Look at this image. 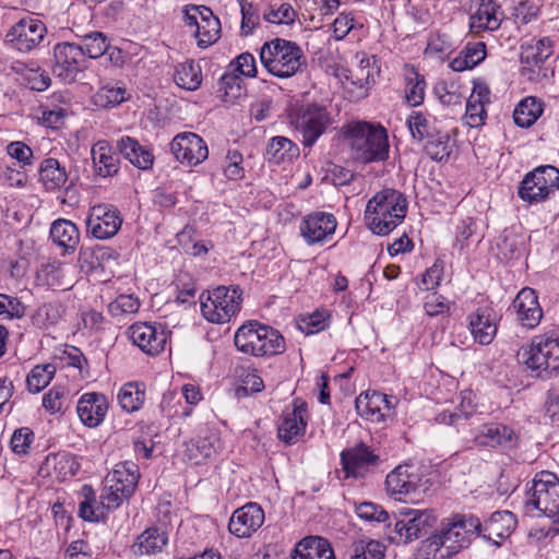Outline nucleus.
Segmentation results:
<instances>
[{"label": "nucleus", "mask_w": 559, "mask_h": 559, "mask_svg": "<svg viewBox=\"0 0 559 559\" xmlns=\"http://www.w3.org/2000/svg\"><path fill=\"white\" fill-rule=\"evenodd\" d=\"M354 159L362 164L384 162L389 158V135L379 122L352 121L343 127Z\"/></svg>", "instance_id": "1"}, {"label": "nucleus", "mask_w": 559, "mask_h": 559, "mask_svg": "<svg viewBox=\"0 0 559 559\" xmlns=\"http://www.w3.org/2000/svg\"><path fill=\"white\" fill-rule=\"evenodd\" d=\"M406 213L405 195L395 189L384 188L367 202L365 221L374 235L386 236L404 221Z\"/></svg>", "instance_id": "2"}, {"label": "nucleus", "mask_w": 559, "mask_h": 559, "mask_svg": "<svg viewBox=\"0 0 559 559\" xmlns=\"http://www.w3.org/2000/svg\"><path fill=\"white\" fill-rule=\"evenodd\" d=\"M234 343L239 352L253 357H273L286 350L282 333L257 320H249L239 326Z\"/></svg>", "instance_id": "3"}, {"label": "nucleus", "mask_w": 559, "mask_h": 559, "mask_svg": "<svg viewBox=\"0 0 559 559\" xmlns=\"http://www.w3.org/2000/svg\"><path fill=\"white\" fill-rule=\"evenodd\" d=\"M260 61L270 74L280 79H289L307 68V57L301 47L280 37L262 45Z\"/></svg>", "instance_id": "4"}, {"label": "nucleus", "mask_w": 559, "mask_h": 559, "mask_svg": "<svg viewBox=\"0 0 559 559\" xmlns=\"http://www.w3.org/2000/svg\"><path fill=\"white\" fill-rule=\"evenodd\" d=\"M288 123L305 147H312L334 123L332 112L320 103L296 104L288 111Z\"/></svg>", "instance_id": "5"}, {"label": "nucleus", "mask_w": 559, "mask_h": 559, "mask_svg": "<svg viewBox=\"0 0 559 559\" xmlns=\"http://www.w3.org/2000/svg\"><path fill=\"white\" fill-rule=\"evenodd\" d=\"M522 358L536 377L552 378L559 370V326L535 335L528 347L523 348Z\"/></svg>", "instance_id": "6"}, {"label": "nucleus", "mask_w": 559, "mask_h": 559, "mask_svg": "<svg viewBox=\"0 0 559 559\" xmlns=\"http://www.w3.org/2000/svg\"><path fill=\"white\" fill-rule=\"evenodd\" d=\"M527 513L537 511V515L549 518L554 524H559V478L556 474L542 471L533 479L525 501Z\"/></svg>", "instance_id": "7"}, {"label": "nucleus", "mask_w": 559, "mask_h": 559, "mask_svg": "<svg viewBox=\"0 0 559 559\" xmlns=\"http://www.w3.org/2000/svg\"><path fill=\"white\" fill-rule=\"evenodd\" d=\"M242 290L238 285L217 286L200 296L201 312L215 324L227 323L241 309Z\"/></svg>", "instance_id": "8"}, {"label": "nucleus", "mask_w": 559, "mask_h": 559, "mask_svg": "<svg viewBox=\"0 0 559 559\" xmlns=\"http://www.w3.org/2000/svg\"><path fill=\"white\" fill-rule=\"evenodd\" d=\"M559 189V169L542 165L527 173L518 188L519 198L528 204H538Z\"/></svg>", "instance_id": "9"}, {"label": "nucleus", "mask_w": 559, "mask_h": 559, "mask_svg": "<svg viewBox=\"0 0 559 559\" xmlns=\"http://www.w3.org/2000/svg\"><path fill=\"white\" fill-rule=\"evenodd\" d=\"M382 463L380 455L370 445L360 441L340 453L343 479H365Z\"/></svg>", "instance_id": "10"}, {"label": "nucleus", "mask_w": 559, "mask_h": 559, "mask_svg": "<svg viewBox=\"0 0 559 559\" xmlns=\"http://www.w3.org/2000/svg\"><path fill=\"white\" fill-rule=\"evenodd\" d=\"M183 22L186 26L192 29L200 48L212 46L221 37L219 19L205 5H186Z\"/></svg>", "instance_id": "11"}, {"label": "nucleus", "mask_w": 559, "mask_h": 559, "mask_svg": "<svg viewBox=\"0 0 559 559\" xmlns=\"http://www.w3.org/2000/svg\"><path fill=\"white\" fill-rule=\"evenodd\" d=\"M88 67L83 46L75 43H58L53 47V74L66 83L76 81L79 73Z\"/></svg>", "instance_id": "12"}, {"label": "nucleus", "mask_w": 559, "mask_h": 559, "mask_svg": "<svg viewBox=\"0 0 559 559\" xmlns=\"http://www.w3.org/2000/svg\"><path fill=\"white\" fill-rule=\"evenodd\" d=\"M443 538L448 540V548L456 555L462 549L467 548L473 537L480 536L481 522L471 513H456L441 527Z\"/></svg>", "instance_id": "13"}, {"label": "nucleus", "mask_w": 559, "mask_h": 559, "mask_svg": "<svg viewBox=\"0 0 559 559\" xmlns=\"http://www.w3.org/2000/svg\"><path fill=\"white\" fill-rule=\"evenodd\" d=\"M170 332L160 323L135 322L128 329L131 342L148 356L159 355Z\"/></svg>", "instance_id": "14"}, {"label": "nucleus", "mask_w": 559, "mask_h": 559, "mask_svg": "<svg viewBox=\"0 0 559 559\" xmlns=\"http://www.w3.org/2000/svg\"><path fill=\"white\" fill-rule=\"evenodd\" d=\"M47 33L45 24L32 17L16 22L5 35V44L20 52H28L36 48Z\"/></svg>", "instance_id": "15"}, {"label": "nucleus", "mask_w": 559, "mask_h": 559, "mask_svg": "<svg viewBox=\"0 0 559 559\" xmlns=\"http://www.w3.org/2000/svg\"><path fill=\"white\" fill-rule=\"evenodd\" d=\"M386 491L396 500L419 493L423 489V473L415 465L401 464L386 475Z\"/></svg>", "instance_id": "16"}, {"label": "nucleus", "mask_w": 559, "mask_h": 559, "mask_svg": "<svg viewBox=\"0 0 559 559\" xmlns=\"http://www.w3.org/2000/svg\"><path fill=\"white\" fill-rule=\"evenodd\" d=\"M122 225V218L117 207L111 204H97L91 207L86 218L87 231L96 239L114 237Z\"/></svg>", "instance_id": "17"}, {"label": "nucleus", "mask_w": 559, "mask_h": 559, "mask_svg": "<svg viewBox=\"0 0 559 559\" xmlns=\"http://www.w3.org/2000/svg\"><path fill=\"white\" fill-rule=\"evenodd\" d=\"M170 151L177 162L187 166H197L209 156L205 141L193 132L177 134L170 142Z\"/></svg>", "instance_id": "18"}, {"label": "nucleus", "mask_w": 559, "mask_h": 559, "mask_svg": "<svg viewBox=\"0 0 559 559\" xmlns=\"http://www.w3.org/2000/svg\"><path fill=\"white\" fill-rule=\"evenodd\" d=\"M308 425V405L301 399H295L292 409H285L277 428L278 439L286 444H295L301 438Z\"/></svg>", "instance_id": "19"}, {"label": "nucleus", "mask_w": 559, "mask_h": 559, "mask_svg": "<svg viewBox=\"0 0 559 559\" xmlns=\"http://www.w3.org/2000/svg\"><path fill=\"white\" fill-rule=\"evenodd\" d=\"M185 454L193 464H201L222 448L219 431L215 426L201 425L194 438L186 442Z\"/></svg>", "instance_id": "20"}, {"label": "nucleus", "mask_w": 559, "mask_h": 559, "mask_svg": "<svg viewBox=\"0 0 559 559\" xmlns=\"http://www.w3.org/2000/svg\"><path fill=\"white\" fill-rule=\"evenodd\" d=\"M264 510L257 502L237 508L228 522V532L237 538L251 537L264 523Z\"/></svg>", "instance_id": "21"}, {"label": "nucleus", "mask_w": 559, "mask_h": 559, "mask_svg": "<svg viewBox=\"0 0 559 559\" xmlns=\"http://www.w3.org/2000/svg\"><path fill=\"white\" fill-rule=\"evenodd\" d=\"M393 407L392 396L378 391H366L355 400L357 414L374 424L385 421L390 417Z\"/></svg>", "instance_id": "22"}, {"label": "nucleus", "mask_w": 559, "mask_h": 559, "mask_svg": "<svg viewBox=\"0 0 559 559\" xmlns=\"http://www.w3.org/2000/svg\"><path fill=\"white\" fill-rule=\"evenodd\" d=\"M474 441L481 448L511 450L518 445L519 436L503 423H487L479 427Z\"/></svg>", "instance_id": "23"}, {"label": "nucleus", "mask_w": 559, "mask_h": 559, "mask_svg": "<svg viewBox=\"0 0 559 559\" xmlns=\"http://www.w3.org/2000/svg\"><path fill=\"white\" fill-rule=\"evenodd\" d=\"M337 221L332 213L312 212L300 223V234L308 245H316L331 238L336 229Z\"/></svg>", "instance_id": "24"}, {"label": "nucleus", "mask_w": 559, "mask_h": 559, "mask_svg": "<svg viewBox=\"0 0 559 559\" xmlns=\"http://www.w3.org/2000/svg\"><path fill=\"white\" fill-rule=\"evenodd\" d=\"M108 408V397L100 392H85L76 403L80 421L87 428L100 426L107 416Z\"/></svg>", "instance_id": "25"}, {"label": "nucleus", "mask_w": 559, "mask_h": 559, "mask_svg": "<svg viewBox=\"0 0 559 559\" xmlns=\"http://www.w3.org/2000/svg\"><path fill=\"white\" fill-rule=\"evenodd\" d=\"M511 308L520 324L530 330L535 329L544 316L537 292L531 287H524L516 294Z\"/></svg>", "instance_id": "26"}, {"label": "nucleus", "mask_w": 559, "mask_h": 559, "mask_svg": "<svg viewBox=\"0 0 559 559\" xmlns=\"http://www.w3.org/2000/svg\"><path fill=\"white\" fill-rule=\"evenodd\" d=\"M467 319L474 341L480 345H489L498 331L495 309L488 306L479 307L469 313Z\"/></svg>", "instance_id": "27"}, {"label": "nucleus", "mask_w": 559, "mask_h": 559, "mask_svg": "<svg viewBox=\"0 0 559 559\" xmlns=\"http://www.w3.org/2000/svg\"><path fill=\"white\" fill-rule=\"evenodd\" d=\"M168 532L165 527L153 525L145 528L130 546V551L135 557L157 556L168 545Z\"/></svg>", "instance_id": "28"}, {"label": "nucleus", "mask_w": 559, "mask_h": 559, "mask_svg": "<svg viewBox=\"0 0 559 559\" xmlns=\"http://www.w3.org/2000/svg\"><path fill=\"white\" fill-rule=\"evenodd\" d=\"M503 12L496 0H479L475 13L469 16V28L474 34L497 31L502 22Z\"/></svg>", "instance_id": "29"}, {"label": "nucleus", "mask_w": 559, "mask_h": 559, "mask_svg": "<svg viewBox=\"0 0 559 559\" xmlns=\"http://www.w3.org/2000/svg\"><path fill=\"white\" fill-rule=\"evenodd\" d=\"M515 518L510 511H497L481 524L480 536L499 547L501 543L507 539L515 528Z\"/></svg>", "instance_id": "30"}, {"label": "nucleus", "mask_w": 559, "mask_h": 559, "mask_svg": "<svg viewBox=\"0 0 559 559\" xmlns=\"http://www.w3.org/2000/svg\"><path fill=\"white\" fill-rule=\"evenodd\" d=\"M117 151L134 167L141 170H148L154 165V154L152 148L140 144V142L129 135H123L117 141Z\"/></svg>", "instance_id": "31"}, {"label": "nucleus", "mask_w": 559, "mask_h": 559, "mask_svg": "<svg viewBox=\"0 0 559 559\" xmlns=\"http://www.w3.org/2000/svg\"><path fill=\"white\" fill-rule=\"evenodd\" d=\"M139 478L138 465L132 462H122L106 476L105 483L111 488L118 487L123 498H130L138 486Z\"/></svg>", "instance_id": "32"}, {"label": "nucleus", "mask_w": 559, "mask_h": 559, "mask_svg": "<svg viewBox=\"0 0 559 559\" xmlns=\"http://www.w3.org/2000/svg\"><path fill=\"white\" fill-rule=\"evenodd\" d=\"M404 102L409 107L421 106L425 102L427 82L418 69L406 63L403 67Z\"/></svg>", "instance_id": "33"}, {"label": "nucleus", "mask_w": 559, "mask_h": 559, "mask_svg": "<svg viewBox=\"0 0 559 559\" xmlns=\"http://www.w3.org/2000/svg\"><path fill=\"white\" fill-rule=\"evenodd\" d=\"M405 123L412 139L420 144L437 136L441 129L436 117L421 110H413L407 116Z\"/></svg>", "instance_id": "34"}, {"label": "nucleus", "mask_w": 559, "mask_h": 559, "mask_svg": "<svg viewBox=\"0 0 559 559\" xmlns=\"http://www.w3.org/2000/svg\"><path fill=\"white\" fill-rule=\"evenodd\" d=\"M92 159L102 177H110L118 174L120 158L108 141L96 142L92 147Z\"/></svg>", "instance_id": "35"}, {"label": "nucleus", "mask_w": 559, "mask_h": 559, "mask_svg": "<svg viewBox=\"0 0 559 559\" xmlns=\"http://www.w3.org/2000/svg\"><path fill=\"white\" fill-rule=\"evenodd\" d=\"M292 559H336L328 539L320 536L302 538L295 548Z\"/></svg>", "instance_id": "36"}, {"label": "nucleus", "mask_w": 559, "mask_h": 559, "mask_svg": "<svg viewBox=\"0 0 559 559\" xmlns=\"http://www.w3.org/2000/svg\"><path fill=\"white\" fill-rule=\"evenodd\" d=\"M39 181L46 191H56L66 188L69 179L66 166L53 157L45 158L38 169Z\"/></svg>", "instance_id": "37"}, {"label": "nucleus", "mask_w": 559, "mask_h": 559, "mask_svg": "<svg viewBox=\"0 0 559 559\" xmlns=\"http://www.w3.org/2000/svg\"><path fill=\"white\" fill-rule=\"evenodd\" d=\"M50 237L58 247L63 249V253H73L80 243L78 226L64 218H59L51 224Z\"/></svg>", "instance_id": "38"}, {"label": "nucleus", "mask_w": 559, "mask_h": 559, "mask_svg": "<svg viewBox=\"0 0 559 559\" xmlns=\"http://www.w3.org/2000/svg\"><path fill=\"white\" fill-rule=\"evenodd\" d=\"M129 98L130 94L123 83L102 81L92 97V102L99 108L108 109L127 102Z\"/></svg>", "instance_id": "39"}, {"label": "nucleus", "mask_w": 559, "mask_h": 559, "mask_svg": "<svg viewBox=\"0 0 559 559\" xmlns=\"http://www.w3.org/2000/svg\"><path fill=\"white\" fill-rule=\"evenodd\" d=\"M299 154L300 151L296 143L286 136L277 135L270 139L264 157L269 163L278 165L293 162Z\"/></svg>", "instance_id": "40"}, {"label": "nucleus", "mask_w": 559, "mask_h": 559, "mask_svg": "<svg viewBox=\"0 0 559 559\" xmlns=\"http://www.w3.org/2000/svg\"><path fill=\"white\" fill-rule=\"evenodd\" d=\"M83 500L79 503V516L87 522H100L106 518L107 508L103 499L97 501L95 490L91 485H83L81 488Z\"/></svg>", "instance_id": "41"}, {"label": "nucleus", "mask_w": 559, "mask_h": 559, "mask_svg": "<svg viewBox=\"0 0 559 559\" xmlns=\"http://www.w3.org/2000/svg\"><path fill=\"white\" fill-rule=\"evenodd\" d=\"M146 386L143 382L131 381L124 383L118 392L117 400L120 407L127 413L141 409L145 402Z\"/></svg>", "instance_id": "42"}, {"label": "nucleus", "mask_w": 559, "mask_h": 559, "mask_svg": "<svg viewBox=\"0 0 559 559\" xmlns=\"http://www.w3.org/2000/svg\"><path fill=\"white\" fill-rule=\"evenodd\" d=\"M201 66L192 59L180 62L175 68L174 81L180 88L197 91L202 84Z\"/></svg>", "instance_id": "43"}, {"label": "nucleus", "mask_w": 559, "mask_h": 559, "mask_svg": "<svg viewBox=\"0 0 559 559\" xmlns=\"http://www.w3.org/2000/svg\"><path fill=\"white\" fill-rule=\"evenodd\" d=\"M544 111V103L534 96L522 99L513 111L514 123L520 128L532 127Z\"/></svg>", "instance_id": "44"}, {"label": "nucleus", "mask_w": 559, "mask_h": 559, "mask_svg": "<svg viewBox=\"0 0 559 559\" xmlns=\"http://www.w3.org/2000/svg\"><path fill=\"white\" fill-rule=\"evenodd\" d=\"M552 55V41L549 37H543L532 44L522 46L520 60L523 64L540 68Z\"/></svg>", "instance_id": "45"}, {"label": "nucleus", "mask_w": 559, "mask_h": 559, "mask_svg": "<svg viewBox=\"0 0 559 559\" xmlns=\"http://www.w3.org/2000/svg\"><path fill=\"white\" fill-rule=\"evenodd\" d=\"M448 545L449 543L443 538V532L440 530L420 543L418 556L420 559H450L454 554H452V549L448 548Z\"/></svg>", "instance_id": "46"}, {"label": "nucleus", "mask_w": 559, "mask_h": 559, "mask_svg": "<svg viewBox=\"0 0 559 559\" xmlns=\"http://www.w3.org/2000/svg\"><path fill=\"white\" fill-rule=\"evenodd\" d=\"M432 518L426 511H412L405 515L406 531L405 538L399 536V542H413L427 534L431 527Z\"/></svg>", "instance_id": "47"}, {"label": "nucleus", "mask_w": 559, "mask_h": 559, "mask_svg": "<svg viewBox=\"0 0 559 559\" xmlns=\"http://www.w3.org/2000/svg\"><path fill=\"white\" fill-rule=\"evenodd\" d=\"M423 150L435 162L447 160L452 153V143L449 133L442 129L438 135L429 139L423 144Z\"/></svg>", "instance_id": "48"}, {"label": "nucleus", "mask_w": 559, "mask_h": 559, "mask_svg": "<svg viewBox=\"0 0 559 559\" xmlns=\"http://www.w3.org/2000/svg\"><path fill=\"white\" fill-rule=\"evenodd\" d=\"M64 313L59 302H46L39 306L32 314V324L38 329H48L57 324Z\"/></svg>", "instance_id": "49"}, {"label": "nucleus", "mask_w": 559, "mask_h": 559, "mask_svg": "<svg viewBox=\"0 0 559 559\" xmlns=\"http://www.w3.org/2000/svg\"><path fill=\"white\" fill-rule=\"evenodd\" d=\"M263 20L272 24L290 25L295 22L297 13L294 8L286 2L272 3L262 9Z\"/></svg>", "instance_id": "50"}, {"label": "nucleus", "mask_w": 559, "mask_h": 559, "mask_svg": "<svg viewBox=\"0 0 559 559\" xmlns=\"http://www.w3.org/2000/svg\"><path fill=\"white\" fill-rule=\"evenodd\" d=\"M356 58L358 59L357 80L361 83L360 85H370L376 83V79L380 74L379 59L377 56H368L366 52H357Z\"/></svg>", "instance_id": "51"}, {"label": "nucleus", "mask_w": 559, "mask_h": 559, "mask_svg": "<svg viewBox=\"0 0 559 559\" xmlns=\"http://www.w3.org/2000/svg\"><path fill=\"white\" fill-rule=\"evenodd\" d=\"M56 367L51 364L37 365L26 377V386L31 393H38L44 390L52 380Z\"/></svg>", "instance_id": "52"}, {"label": "nucleus", "mask_w": 559, "mask_h": 559, "mask_svg": "<svg viewBox=\"0 0 559 559\" xmlns=\"http://www.w3.org/2000/svg\"><path fill=\"white\" fill-rule=\"evenodd\" d=\"M108 38L102 32H91L82 36V43L79 46H83L84 55L86 59H97L104 56L108 49Z\"/></svg>", "instance_id": "53"}, {"label": "nucleus", "mask_w": 559, "mask_h": 559, "mask_svg": "<svg viewBox=\"0 0 559 559\" xmlns=\"http://www.w3.org/2000/svg\"><path fill=\"white\" fill-rule=\"evenodd\" d=\"M159 412L167 419L187 418L192 414V407L182 406L180 399L174 394H164L159 403Z\"/></svg>", "instance_id": "54"}, {"label": "nucleus", "mask_w": 559, "mask_h": 559, "mask_svg": "<svg viewBox=\"0 0 559 559\" xmlns=\"http://www.w3.org/2000/svg\"><path fill=\"white\" fill-rule=\"evenodd\" d=\"M477 231V224L474 217L467 216L455 226V237L453 248L459 251L466 249L473 241Z\"/></svg>", "instance_id": "55"}, {"label": "nucleus", "mask_w": 559, "mask_h": 559, "mask_svg": "<svg viewBox=\"0 0 559 559\" xmlns=\"http://www.w3.org/2000/svg\"><path fill=\"white\" fill-rule=\"evenodd\" d=\"M385 546L374 539H360L354 544L352 559H384Z\"/></svg>", "instance_id": "56"}, {"label": "nucleus", "mask_w": 559, "mask_h": 559, "mask_svg": "<svg viewBox=\"0 0 559 559\" xmlns=\"http://www.w3.org/2000/svg\"><path fill=\"white\" fill-rule=\"evenodd\" d=\"M63 365L76 368L81 378L90 377L88 360L83 352L76 346H66L60 356Z\"/></svg>", "instance_id": "57"}, {"label": "nucleus", "mask_w": 559, "mask_h": 559, "mask_svg": "<svg viewBox=\"0 0 559 559\" xmlns=\"http://www.w3.org/2000/svg\"><path fill=\"white\" fill-rule=\"evenodd\" d=\"M241 9V34L245 36L251 35L257 26L260 24L262 10L252 2L242 1Z\"/></svg>", "instance_id": "58"}, {"label": "nucleus", "mask_w": 559, "mask_h": 559, "mask_svg": "<svg viewBox=\"0 0 559 559\" xmlns=\"http://www.w3.org/2000/svg\"><path fill=\"white\" fill-rule=\"evenodd\" d=\"M140 300L133 295H119L108 306V311L112 317H122L134 314L140 309Z\"/></svg>", "instance_id": "59"}, {"label": "nucleus", "mask_w": 559, "mask_h": 559, "mask_svg": "<svg viewBox=\"0 0 559 559\" xmlns=\"http://www.w3.org/2000/svg\"><path fill=\"white\" fill-rule=\"evenodd\" d=\"M355 512L358 518L368 522L385 523L390 520L389 513L379 504L373 502H361L356 506Z\"/></svg>", "instance_id": "60"}, {"label": "nucleus", "mask_w": 559, "mask_h": 559, "mask_svg": "<svg viewBox=\"0 0 559 559\" xmlns=\"http://www.w3.org/2000/svg\"><path fill=\"white\" fill-rule=\"evenodd\" d=\"M55 471L58 476L62 479L73 477L80 469V464L76 461L75 455L71 453H61L53 457Z\"/></svg>", "instance_id": "61"}, {"label": "nucleus", "mask_w": 559, "mask_h": 559, "mask_svg": "<svg viewBox=\"0 0 559 559\" xmlns=\"http://www.w3.org/2000/svg\"><path fill=\"white\" fill-rule=\"evenodd\" d=\"M454 49L450 37L447 34L436 33L428 38L425 55L441 57Z\"/></svg>", "instance_id": "62"}, {"label": "nucleus", "mask_w": 559, "mask_h": 559, "mask_svg": "<svg viewBox=\"0 0 559 559\" xmlns=\"http://www.w3.org/2000/svg\"><path fill=\"white\" fill-rule=\"evenodd\" d=\"M243 157L238 150H229L226 155L224 175L229 180H240L245 177Z\"/></svg>", "instance_id": "63"}, {"label": "nucleus", "mask_w": 559, "mask_h": 559, "mask_svg": "<svg viewBox=\"0 0 559 559\" xmlns=\"http://www.w3.org/2000/svg\"><path fill=\"white\" fill-rule=\"evenodd\" d=\"M228 69L234 70L240 76L255 78L257 76V63L255 58L250 52L240 53L235 60H233Z\"/></svg>", "instance_id": "64"}]
</instances>
